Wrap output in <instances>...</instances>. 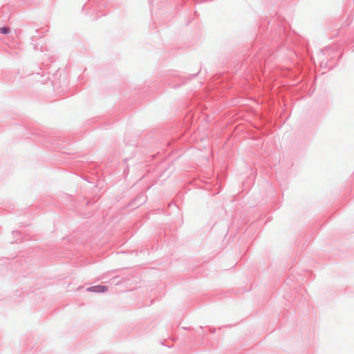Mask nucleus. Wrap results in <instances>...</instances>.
I'll use <instances>...</instances> for the list:
<instances>
[{
	"label": "nucleus",
	"mask_w": 354,
	"mask_h": 354,
	"mask_svg": "<svg viewBox=\"0 0 354 354\" xmlns=\"http://www.w3.org/2000/svg\"><path fill=\"white\" fill-rule=\"evenodd\" d=\"M88 292H104L108 290V287L105 286H95L86 289Z\"/></svg>",
	"instance_id": "f257e3e1"
},
{
	"label": "nucleus",
	"mask_w": 354,
	"mask_h": 354,
	"mask_svg": "<svg viewBox=\"0 0 354 354\" xmlns=\"http://www.w3.org/2000/svg\"><path fill=\"white\" fill-rule=\"evenodd\" d=\"M0 32L3 34H7L8 32V29L6 28H1Z\"/></svg>",
	"instance_id": "f03ea898"
}]
</instances>
